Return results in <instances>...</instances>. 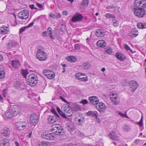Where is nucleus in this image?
<instances>
[{
	"mask_svg": "<svg viewBox=\"0 0 146 146\" xmlns=\"http://www.w3.org/2000/svg\"><path fill=\"white\" fill-rule=\"evenodd\" d=\"M80 102L83 104H86L88 103V102L87 100L84 99L81 101Z\"/></svg>",
	"mask_w": 146,
	"mask_h": 146,
	"instance_id": "bf43d9fd",
	"label": "nucleus"
},
{
	"mask_svg": "<svg viewBox=\"0 0 146 146\" xmlns=\"http://www.w3.org/2000/svg\"><path fill=\"white\" fill-rule=\"evenodd\" d=\"M89 3L88 0H83L81 4L82 6H87L88 5Z\"/></svg>",
	"mask_w": 146,
	"mask_h": 146,
	"instance_id": "a19ab883",
	"label": "nucleus"
},
{
	"mask_svg": "<svg viewBox=\"0 0 146 146\" xmlns=\"http://www.w3.org/2000/svg\"><path fill=\"white\" fill-rule=\"evenodd\" d=\"M125 48L127 50H129L132 53H133L132 52V50L131 49L130 47L128 46L127 44H125L124 46Z\"/></svg>",
	"mask_w": 146,
	"mask_h": 146,
	"instance_id": "c03bdc74",
	"label": "nucleus"
},
{
	"mask_svg": "<svg viewBox=\"0 0 146 146\" xmlns=\"http://www.w3.org/2000/svg\"><path fill=\"white\" fill-rule=\"evenodd\" d=\"M47 34V32L46 31H45L43 33V36H46L47 35L46 34Z\"/></svg>",
	"mask_w": 146,
	"mask_h": 146,
	"instance_id": "338daca9",
	"label": "nucleus"
},
{
	"mask_svg": "<svg viewBox=\"0 0 146 146\" xmlns=\"http://www.w3.org/2000/svg\"><path fill=\"white\" fill-rule=\"evenodd\" d=\"M137 124L139 125L140 126H142L143 125V120L142 118L141 117V118L140 121Z\"/></svg>",
	"mask_w": 146,
	"mask_h": 146,
	"instance_id": "864d4df0",
	"label": "nucleus"
},
{
	"mask_svg": "<svg viewBox=\"0 0 146 146\" xmlns=\"http://www.w3.org/2000/svg\"><path fill=\"white\" fill-rule=\"evenodd\" d=\"M74 47H75V49L76 50L79 49L80 47V46L78 44H75Z\"/></svg>",
	"mask_w": 146,
	"mask_h": 146,
	"instance_id": "3c124183",
	"label": "nucleus"
},
{
	"mask_svg": "<svg viewBox=\"0 0 146 146\" xmlns=\"http://www.w3.org/2000/svg\"><path fill=\"white\" fill-rule=\"evenodd\" d=\"M76 121L79 123V125L84 123L85 117L82 115L80 114L76 118Z\"/></svg>",
	"mask_w": 146,
	"mask_h": 146,
	"instance_id": "aec40b11",
	"label": "nucleus"
},
{
	"mask_svg": "<svg viewBox=\"0 0 146 146\" xmlns=\"http://www.w3.org/2000/svg\"><path fill=\"white\" fill-rule=\"evenodd\" d=\"M36 146H42V145L41 143V142H40L39 143H37L36 145Z\"/></svg>",
	"mask_w": 146,
	"mask_h": 146,
	"instance_id": "69168bd1",
	"label": "nucleus"
},
{
	"mask_svg": "<svg viewBox=\"0 0 146 146\" xmlns=\"http://www.w3.org/2000/svg\"><path fill=\"white\" fill-rule=\"evenodd\" d=\"M18 16L21 19H26L29 16V11L27 9L22 10L18 13Z\"/></svg>",
	"mask_w": 146,
	"mask_h": 146,
	"instance_id": "423d86ee",
	"label": "nucleus"
},
{
	"mask_svg": "<svg viewBox=\"0 0 146 146\" xmlns=\"http://www.w3.org/2000/svg\"><path fill=\"white\" fill-rule=\"evenodd\" d=\"M57 111L60 114V115L62 117V115L63 114V112L60 109L58 108H57Z\"/></svg>",
	"mask_w": 146,
	"mask_h": 146,
	"instance_id": "a18cd8bd",
	"label": "nucleus"
},
{
	"mask_svg": "<svg viewBox=\"0 0 146 146\" xmlns=\"http://www.w3.org/2000/svg\"><path fill=\"white\" fill-rule=\"evenodd\" d=\"M50 17H51L52 19H55L56 18V15L52 13H50L49 15Z\"/></svg>",
	"mask_w": 146,
	"mask_h": 146,
	"instance_id": "8fccbe9b",
	"label": "nucleus"
},
{
	"mask_svg": "<svg viewBox=\"0 0 146 146\" xmlns=\"http://www.w3.org/2000/svg\"><path fill=\"white\" fill-rule=\"evenodd\" d=\"M86 114L87 115H91L96 118H97L98 116L96 114L94 111H89Z\"/></svg>",
	"mask_w": 146,
	"mask_h": 146,
	"instance_id": "c9c22d12",
	"label": "nucleus"
},
{
	"mask_svg": "<svg viewBox=\"0 0 146 146\" xmlns=\"http://www.w3.org/2000/svg\"><path fill=\"white\" fill-rule=\"evenodd\" d=\"M27 124L25 122H18L16 123V127L20 130H22L26 128Z\"/></svg>",
	"mask_w": 146,
	"mask_h": 146,
	"instance_id": "f3484780",
	"label": "nucleus"
},
{
	"mask_svg": "<svg viewBox=\"0 0 146 146\" xmlns=\"http://www.w3.org/2000/svg\"><path fill=\"white\" fill-rule=\"evenodd\" d=\"M43 72L45 76L48 79H52L54 77L55 74L52 71L45 70L43 71Z\"/></svg>",
	"mask_w": 146,
	"mask_h": 146,
	"instance_id": "f8f14e48",
	"label": "nucleus"
},
{
	"mask_svg": "<svg viewBox=\"0 0 146 146\" xmlns=\"http://www.w3.org/2000/svg\"><path fill=\"white\" fill-rule=\"evenodd\" d=\"M134 9V14L137 17L139 18L143 17L146 14V11L143 8L136 7Z\"/></svg>",
	"mask_w": 146,
	"mask_h": 146,
	"instance_id": "20e7f679",
	"label": "nucleus"
},
{
	"mask_svg": "<svg viewBox=\"0 0 146 146\" xmlns=\"http://www.w3.org/2000/svg\"><path fill=\"white\" fill-rule=\"evenodd\" d=\"M97 45L99 47H104L106 46V44L104 40H100L97 42Z\"/></svg>",
	"mask_w": 146,
	"mask_h": 146,
	"instance_id": "c85d7f7f",
	"label": "nucleus"
},
{
	"mask_svg": "<svg viewBox=\"0 0 146 146\" xmlns=\"http://www.w3.org/2000/svg\"><path fill=\"white\" fill-rule=\"evenodd\" d=\"M123 84L124 86H126L129 84V86L131 88V91L132 92L134 91L137 88L138 85L136 82L134 80H132L130 81L129 83L127 81H125Z\"/></svg>",
	"mask_w": 146,
	"mask_h": 146,
	"instance_id": "39448f33",
	"label": "nucleus"
},
{
	"mask_svg": "<svg viewBox=\"0 0 146 146\" xmlns=\"http://www.w3.org/2000/svg\"><path fill=\"white\" fill-rule=\"evenodd\" d=\"M117 94H116L111 93L110 95V98L111 101L112 103L115 105L118 104L119 103V101L117 99V98L116 97Z\"/></svg>",
	"mask_w": 146,
	"mask_h": 146,
	"instance_id": "4468645a",
	"label": "nucleus"
},
{
	"mask_svg": "<svg viewBox=\"0 0 146 146\" xmlns=\"http://www.w3.org/2000/svg\"><path fill=\"white\" fill-rule=\"evenodd\" d=\"M9 145L8 140L6 139H4L0 141L1 146H9Z\"/></svg>",
	"mask_w": 146,
	"mask_h": 146,
	"instance_id": "5701e85b",
	"label": "nucleus"
},
{
	"mask_svg": "<svg viewBox=\"0 0 146 146\" xmlns=\"http://www.w3.org/2000/svg\"><path fill=\"white\" fill-rule=\"evenodd\" d=\"M110 138L112 139L118 141L119 140V137L117 135L116 133L112 132L109 135Z\"/></svg>",
	"mask_w": 146,
	"mask_h": 146,
	"instance_id": "412c9836",
	"label": "nucleus"
},
{
	"mask_svg": "<svg viewBox=\"0 0 146 146\" xmlns=\"http://www.w3.org/2000/svg\"><path fill=\"white\" fill-rule=\"evenodd\" d=\"M115 17H113L112 18V21L113 22V25L115 27H117L119 25V24L117 22V21L115 20Z\"/></svg>",
	"mask_w": 146,
	"mask_h": 146,
	"instance_id": "4c0bfd02",
	"label": "nucleus"
},
{
	"mask_svg": "<svg viewBox=\"0 0 146 146\" xmlns=\"http://www.w3.org/2000/svg\"><path fill=\"white\" fill-rule=\"evenodd\" d=\"M3 69V68L2 70H0V79H3L5 77V72Z\"/></svg>",
	"mask_w": 146,
	"mask_h": 146,
	"instance_id": "e433bc0d",
	"label": "nucleus"
},
{
	"mask_svg": "<svg viewBox=\"0 0 146 146\" xmlns=\"http://www.w3.org/2000/svg\"><path fill=\"white\" fill-rule=\"evenodd\" d=\"M48 120L50 124L54 123L58 120L54 116H50L48 118Z\"/></svg>",
	"mask_w": 146,
	"mask_h": 146,
	"instance_id": "a878e982",
	"label": "nucleus"
},
{
	"mask_svg": "<svg viewBox=\"0 0 146 146\" xmlns=\"http://www.w3.org/2000/svg\"><path fill=\"white\" fill-rule=\"evenodd\" d=\"M27 27L26 26L23 27L21 28L20 29L19 33H21L24 31L26 29H27Z\"/></svg>",
	"mask_w": 146,
	"mask_h": 146,
	"instance_id": "de8ad7c7",
	"label": "nucleus"
},
{
	"mask_svg": "<svg viewBox=\"0 0 146 146\" xmlns=\"http://www.w3.org/2000/svg\"><path fill=\"white\" fill-rule=\"evenodd\" d=\"M41 143L42 145V146H47L48 145V143L46 141L41 142Z\"/></svg>",
	"mask_w": 146,
	"mask_h": 146,
	"instance_id": "4d7b16f0",
	"label": "nucleus"
},
{
	"mask_svg": "<svg viewBox=\"0 0 146 146\" xmlns=\"http://www.w3.org/2000/svg\"><path fill=\"white\" fill-rule=\"evenodd\" d=\"M41 136L42 138L46 140H53L55 138L53 133L46 132L42 133Z\"/></svg>",
	"mask_w": 146,
	"mask_h": 146,
	"instance_id": "0eeeda50",
	"label": "nucleus"
},
{
	"mask_svg": "<svg viewBox=\"0 0 146 146\" xmlns=\"http://www.w3.org/2000/svg\"><path fill=\"white\" fill-rule=\"evenodd\" d=\"M54 116H55L56 118L57 119L59 120L60 119V116L61 115H59L57 113L55 114V115H54Z\"/></svg>",
	"mask_w": 146,
	"mask_h": 146,
	"instance_id": "603ef678",
	"label": "nucleus"
},
{
	"mask_svg": "<svg viewBox=\"0 0 146 146\" xmlns=\"http://www.w3.org/2000/svg\"><path fill=\"white\" fill-rule=\"evenodd\" d=\"M106 52L108 54H110L112 52V50L110 47H109L106 49Z\"/></svg>",
	"mask_w": 146,
	"mask_h": 146,
	"instance_id": "79ce46f5",
	"label": "nucleus"
},
{
	"mask_svg": "<svg viewBox=\"0 0 146 146\" xmlns=\"http://www.w3.org/2000/svg\"><path fill=\"white\" fill-rule=\"evenodd\" d=\"M61 15L59 13H58L56 15V18H60L61 17Z\"/></svg>",
	"mask_w": 146,
	"mask_h": 146,
	"instance_id": "0e129e2a",
	"label": "nucleus"
},
{
	"mask_svg": "<svg viewBox=\"0 0 146 146\" xmlns=\"http://www.w3.org/2000/svg\"><path fill=\"white\" fill-rule=\"evenodd\" d=\"M3 59V56L1 55H0V61H2Z\"/></svg>",
	"mask_w": 146,
	"mask_h": 146,
	"instance_id": "774afa93",
	"label": "nucleus"
},
{
	"mask_svg": "<svg viewBox=\"0 0 146 146\" xmlns=\"http://www.w3.org/2000/svg\"><path fill=\"white\" fill-rule=\"evenodd\" d=\"M138 32L135 29H132L131 31L129 33V35L132 36H136L138 35Z\"/></svg>",
	"mask_w": 146,
	"mask_h": 146,
	"instance_id": "bb28decb",
	"label": "nucleus"
},
{
	"mask_svg": "<svg viewBox=\"0 0 146 146\" xmlns=\"http://www.w3.org/2000/svg\"><path fill=\"white\" fill-rule=\"evenodd\" d=\"M64 112L63 113L62 115V117L64 118H66L67 116L70 117L72 116L73 114V111L71 109H66L64 110Z\"/></svg>",
	"mask_w": 146,
	"mask_h": 146,
	"instance_id": "dca6fc26",
	"label": "nucleus"
},
{
	"mask_svg": "<svg viewBox=\"0 0 146 146\" xmlns=\"http://www.w3.org/2000/svg\"><path fill=\"white\" fill-rule=\"evenodd\" d=\"M36 5L40 8L42 9L43 6L42 4L37 3H36Z\"/></svg>",
	"mask_w": 146,
	"mask_h": 146,
	"instance_id": "052dcab7",
	"label": "nucleus"
},
{
	"mask_svg": "<svg viewBox=\"0 0 146 146\" xmlns=\"http://www.w3.org/2000/svg\"><path fill=\"white\" fill-rule=\"evenodd\" d=\"M82 68L85 70H88L90 68L91 65L90 64L87 62H84L82 65Z\"/></svg>",
	"mask_w": 146,
	"mask_h": 146,
	"instance_id": "cd10ccee",
	"label": "nucleus"
},
{
	"mask_svg": "<svg viewBox=\"0 0 146 146\" xmlns=\"http://www.w3.org/2000/svg\"><path fill=\"white\" fill-rule=\"evenodd\" d=\"M39 121L38 117L34 113L32 114L30 117V123L33 125L37 123Z\"/></svg>",
	"mask_w": 146,
	"mask_h": 146,
	"instance_id": "1a4fd4ad",
	"label": "nucleus"
},
{
	"mask_svg": "<svg viewBox=\"0 0 146 146\" xmlns=\"http://www.w3.org/2000/svg\"><path fill=\"white\" fill-rule=\"evenodd\" d=\"M47 31H48V32H50L49 33V36H52V31L51 28L50 27L48 28L47 29Z\"/></svg>",
	"mask_w": 146,
	"mask_h": 146,
	"instance_id": "09e8293b",
	"label": "nucleus"
},
{
	"mask_svg": "<svg viewBox=\"0 0 146 146\" xmlns=\"http://www.w3.org/2000/svg\"><path fill=\"white\" fill-rule=\"evenodd\" d=\"M96 109L100 112H104L106 109V106L103 102L98 103L96 106Z\"/></svg>",
	"mask_w": 146,
	"mask_h": 146,
	"instance_id": "9d476101",
	"label": "nucleus"
},
{
	"mask_svg": "<svg viewBox=\"0 0 146 146\" xmlns=\"http://www.w3.org/2000/svg\"><path fill=\"white\" fill-rule=\"evenodd\" d=\"M60 98L64 102H65L67 104H69V102L66 100L62 96H60Z\"/></svg>",
	"mask_w": 146,
	"mask_h": 146,
	"instance_id": "5fc2aeb1",
	"label": "nucleus"
},
{
	"mask_svg": "<svg viewBox=\"0 0 146 146\" xmlns=\"http://www.w3.org/2000/svg\"><path fill=\"white\" fill-rule=\"evenodd\" d=\"M137 27L139 29L146 28V23H139L137 24Z\"/></svg>",
	"mask_w": 146,
	"mask_h": 146,
	"instance_id": "72a5a7b5",
	"label": "nucleus"
},
{
	"mask_svg": "<svg viewBox=\"0 0 146 146\" xmlns=\"http://www.w3.org/2000/svg\"><path fill=\"white\" fill-rule=\"evenodd\" d=\"M36 57L40 61H43L47 58L46 53L43 51V48L42 47L38 48Z\"/></svg>",
	"mask_w": 146,
	"mask_h": 146,
	"instance_id": "f03ea898",
	"label": "nucleus"
},
{
	"mask_svg": "<svg viewBox=\"0 0 146 146\" xmlns=\"http://www.w3.org/2000/svg\"><path fill=\"white\" fill-rule=\"evenodd\" d=\"M9 32L8 27H6L3 29H0V34L5 35L7 34Z\"/></svg>",
	"mask_w": 146,
	"mask_h": 146,
	"instance_id": "f704fd0d",
	"label": "nucleus"
},
{
	"mask_svg": "<svg viewBox=\"0 0 146 146\" xmlns=\"http://www.w3.org/2000/svg\"><path fill=\"white\" fill-rule=\"evenodd\" d=\"M83 74L81 73H77L76 74H75V76L78 78H80V77H81V76L82 75H83Z\"/></svg>",
	"mask_w": 146,
	"mask_h": 146,
	"instance_id": "6e6d98bb",
	"label": "nucleus"
},
{
	"mask_svg": "<svg viewBox=\"0 0 146 146\" xmlns=\"http://www.w3.org/2000/svg\"><path fill=\"white\" fill-rule=\"evenodd\" d=\"M105 32L104 31L98 29L96 31V35L97 36H99L98 35H100V36H104L105 35Z\"/></svg>",
	"mask_w": 146,
	"mask_h": 146,
	"instance_id": "7c9ffc66",
	"label": "nucleus"
},
{
	"mask_svg": "<svg viewBox=\"0 0 146 146\" xmlns=\"http://www.w3.org/2000/svg\"><path fill=\"white\" fill-rule=\"evenodd\" d=\"M115 56L118 60L121 61L125 59L124 56L119 53H116L115 54Z\"/></svg>",
	"mask_w": 146,
	"mask_h": 146,
	"instance_id": "c756f323",
	"label": "nucleus"
},
{
	"mask_svg": "<svg viewBox=\"0 0 146 146\" xmlns=\"http://www.w3.org/2000/svg\"><path fill=\"white\" fill-rule=\"evenodd\" d=\"M89 100L91 103L95 106L96 105V104H97L99 102L98 98L95 96L90 97Z\"/></svg>",
	"mask_w": 146,
	"mask_h": 146,
	"instance_id": "6ab92c4d",
	"label": "nucleus"
},
{
	"mask_svg": "<svg viewBox=\"0 0 146 146\" xmlns=\"http://www.w3.org/2000/svg\"><path fill=\"white\" fill-rule=\"evenodd\" d=\"M66 59L70 62H74L76 61V58L73 56H69L66 57Z\"/></svg>",
	"mask_w": 146,
	"mask_h": 146,
	"instance_id": "473e14b6",
	"label": "nucleus"
},
{
	"mask_svg": "<svg viewBox=\"0 0 146 146\" xmlns=\"http://www.w3.org/2000/svg\"><path fill=\"white\" fill-rule=\"evenodd\" d=\"M69 104L70 105L71 108L76 110L80 109V105L75 103L69 102Z\"/></svg>",
	"mask_w": 146,
	"mask_h": 146,
	"instance_id": "4be33fe9",
	"label": "nucleus"
},
{
	"mask_svg": "<svg viewBox=\"0 0 146 146\" xmlns=\"http://www.w3.org/2000/svg\"><path fill=\"white\" fill-rule=\"evenodd\" d=\"M34 5L33 4H32L29 5V7L31 9H36V8H35L34 7Z\"/></svg>",
	"mask_w": 146,
	"mask_h": 146,
	"instance_id": "e2e57ef3",
	"label": "nucleus"
},
{
	"mask_svg": "<svg viewBox=\"0 0 146 146\" xmlns=\"http://www.w3.org/2000/svg\"><path fill=\"white\" fill-rule=\"evenodd\" d=\"M27 82L29 85L32 86L36 84L38 81V79L37 76L34 74H30L27 78Z\"/></svg>",
	"mask_w": 146,
	"mask_h": 146,
	"instance_id": "7ed1b4c3",
	"label": "nucleus"
},
{
	"mask_svg": "<svg viewBox=\"0 0 146 146\" xmlns=\"http://www.w3.org/2000/svg\"><path fill=\"white\" fill-rule=\"evenodd\" d=\"M22 75L25 78H26L27 74L28 73L27 70V69L25 70H22Z\"/></svg>",
	"mask_w": 146,
	"mask_h": 146,
	"instance_id": "58836bf2",
	"label": "nucleus"
},
{
	"mask_svg": "<svg viewBox=\"0 0 146 146\" xmlns=\"http://www.w3.org/2000/svg\"><path fill=\"white\" fill-rule=\"evenodd\" d=\"M11 62L13 66L15 68H17L20 66V63L18 60H12Z\"/></svg>",
	"mask_w": 146,
	"mask_h": 146,
	"instance_id": "b1692460",
	"label": "nucleus"
},
{
	"mask_svg": "<svg viewBox=\"0 0 146 146\" xmlns=\"http://www.w3.org/2000/svg\"><path fill=\"white\" fill-rule=\"evenodd\" d=\"M67 128L68 130L70 131H72L74 129V128L73 126L71 125H67Z\"/></svg>",
	"mask_w": 146,
	"mask_h": 146,
	"instance_id": "ea45409f",
	"label": "nucleus"
},
{
	"mask_svg": "<svg viewBox=\"0 0 146 146\" xmlns=\"http://www.w3.org/2000/svg\"><path fill=\"white\" fill-rule=\"evenodd\" d=\"M83 18V16L81 14L78 13L72 18L71 21L73 22H76L81 21Z\"/></svg>",
	"mask_w": 146,
	"mask_h": 146,
	"instance_id": "a211bd4d",
	"label": "nucleus"
},
{
	"mask_svg": "<svg viewBox=\"0 0 146 146\" xmlns=\"http://www.w3.org/2000/svg\"><path fill=\"white\" fill-rule=\"evenodd\" d=\"M8 111L3 115L5 118H11L19 114L21 112L20 108L16 105L11 106L8 107Z\"/></svg>",
	"mask_w": 146,
	"mask_h": 146,
	"instance_id": "f257e3e1",
	"label": "nucleus"
},
{
	"mask_svg": "<svg viewBox=\"0 0 146 146\" xmlns=\"http://www.w3.org/2000/svg\"><path fill=\"white\" fill-rule=\"evenodd\" d=\"M14 87L17 89L20 90L24 89L26 88L25 85L24 83L17 82L14 84Z\"/></svg>",
	"mask_w": 146,
	"mask_h": 146,
	"instance_id": "ddd939ff",
	"label": "nucleus"
},
{
	"mask_svg": "<svg viewBox=\"0 0 146 146\" xmlns=\"http://www.w3.org/2000/svg\"><path fill=\"white\" fill-rule=\"evenodd\" d=\"M82 75L81 77L78 78V79L82 81H87L88 80L87 76L83 74V75Z\"/></svg>",
	"mask_w": 146,
	"mask_h": 146,
	"instance_id": "2f4dec72",
	"label": "nucleus"
},
{
	"mask_svg": "<svg viewBox=\"0 0 146 146\" xmlns=\"http://www.w3.org/2000/svg\"><path fill=\"white\" fill-rule=\"evenodd\" d=\"M115 7L114 5H109L108 7V8L109 9H113Z\"/></svg>",
	"mask_w": 146,
	"mask_h": 146,
	"instance_id": "680f3d73",
	"label": "nucleus"
},
{
	"mask_svg": "<svg viewBox=\"0 0 146 146\" xmlns=\"http://www.w3.org/2000/svg\"><path fill=\"white\" fill-rule=\"evenodd\" d=\"M34 24V22H32L31 23H30V24H29V25H28L26 26V27H27V28L28 29V28H29L32 27L33 25Z\"/></svg>",
	"mask_w": 146,
	"mask_h": 146,
	"instance_id": "13d9d810",
	"label": "nucleus"
},
{
	"mask_svg": "<svg viewBox=\"0 0 146 146\" xmlns=\"http://www.w3.org/2000/svg\"><path fill=\"white\" fill-rule=\"evenodd\" d=\"M53 127L58 130L54 131L53 133L59 135L63 134V129L60 125L57 124L54 125L53 126Z\"/></svg>",
	"mask_w": 146,
	"mask_h": 146,
	"instance_id": "6e6552de",
	"label": "nucleus"
},
{
	"mask_svg": "<svg viewBox=\"0 0 146 146\" xmlns=\"http://www.w3.org/2000/svg\"><path fill=\"white\" fill-rule=\"evenodd\" d=\"M105 16L107 18H111L112 19L113 17H115L114 16H113L112 15L108 13H107L106 14H105Z\"/></svg>",
	"mask_w": 146,
	"mask_h": 146,
	"instance_id": "37998d69",
	"label": "nucleus"
},
{
	"mask_svg": "<svg viewBox=\"0 0 146 146\" xmlns=\"http://www.w3.org/2000/svg\"><path fill=\"white\" fill-rule=\"evenodd\" d=\"M123 128V129L126 131H128L129 129V126L127 125L124 126Z\"/></svg>",
	"mask_w": 146,
	"mask_h": 146,
	"instance_id": "49530a36",
	"label": "nucleus"
},
{
	"mask_svg": "<svg viewBox=\"0 0 146 146\" xmlns=\"http://www.w3.org/2000/svg\"><path fill=\"white\" fill-rule=\"evenodd\" d=\"M18 44L15 41H11L8 44V48H11L15 47L17 46Z\"/></svg>",
	"mask_w": 146,
	"mask_h": 146,
	"instance_id": "393cba45",
	"label": "nucleus"
},
{
	"mask_svg": "<svg viewBox=\"0 0 146 146\" xmlns=\"http://www.w3.org/2000/svg\"><path fill=\"white\" fill-rule=\"evenodd\" d=\"M2 135L5 137H9L10 135V129L6 127L3 128L1 130Z\"/></svg>",
	"mask_w": 146,
	"mask_h": 146,
	"instance_id": "2eb2a0df",
	"label": "nucleus"
},
{
	"mask_svg": "<svg viewBox=\"0 0 146 146\" xmlns=\"http://www.w3.org/2000/svg\"><path fill=\"white\" fill-rule=\"evenodd\" d=\"M145 0H135L134 3L133 8L136 7H144V2H145Z\"/></svg>",
	"mask_w": 146,
	"mask_h": 146,
	"instance_id": "9b49d317",
	"label": "nucleus"
}]
</instances>
